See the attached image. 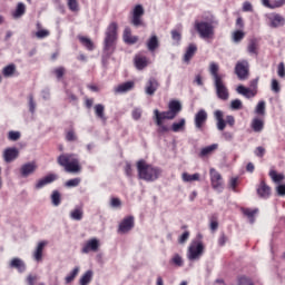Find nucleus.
<instances>
[{"label": "nucleus", "instance_id": "a18cd8bd", "mask_svg": "<svg viewBox=\"0 0 285 285\" xmlns=\"http://www.w3.org/2000/svg\"><path fill=\"white\" fill-rule=\"evenodd\" d=\"M256 115H266V102L264 100L259 101L255 109Z\"/></svg>", "mask_w": 285, "mask_h": 285}, {"label": "nucleus", "instance_id": "b1692460", "mask_svg": "<svg viewBox=\"0 0 285 285\" xmlns=\"http://www.w3.org/2000/svg\"><path fill=\"white\" fill-rule=\"evenodd\" d=\"M262 3L265 8L275 10V8H282V6H285V0H274L272 2L271 0H262Z\"/></svg>", "mask_w": 285, "mask_h": 285}, {"label": "nucleus", "instance_id": "e2e57ef3", "mask_svg": "<svg viewBox=\"0 0 285 285\" xmlns=\"http://www.w3.org/2000/svg\"><path fill=\"white\" fill-rule=\"evenodd\" d=\"M281 87H279V82L277 81V79H272V91L273 92H279Z\"/></svg>", "mask_w": 285, "mask_h": 285}, {"label": "nucleus", "instance_id": "a878e982", "mask_svg": "<svg viewBox=\"0 0 285 285\" xmlns=\"http://www.w3.org/2000/svg\"><path fill=\"white\" fill-rule=\"evenodd\" d=\"M157 48H159V38L154 35L147 40V49L149 52H155Z\"/></svg>", "mask_w": 285, "mask_h": 285}, {"label": "nucleus", "instance_id": "1a4fd4ad", "mask_svg": "<svg viewBox=\"0 0 285 285\" xmlns=\"http://www.w3.org/2000/svg\"><path fill=\"white\" fill-rule=\"evenodd\" d=\"M266 19L268 21V26L269 28H284L285 26V18L284 16L279 14V13H267Z\"/></svg>", "mask_w": 285, "mask_h": 285}, {"label": "nucleus", "instance_id": "79ce46f5", "mask_svg": "<svg viewBox=\"0 0 285 285\" xmlns=\"http://www.w3.org/2000/svg\"><path fill=\"white\" fill-rule=\"evenodd\" d=\"M79 275V267H75L65 278L66 284H70L71 282H75V277Z\"/></svg>", "mask_w": 285, "mask_h": 285}, {"label": "nucleus", "instance_id": "e433bc0d", "mask_svg": "<svg viewBox=\"0 0 285 285\" xmlns=\"http://www.w3.org/2000/svg\"><path fill=\"white\" fill-rule=\"evenodd\" d=\"M184 128H186V119L184 118L171 125L173 132H180V130H184Z\"/></svg>", "mask_w": 285, "mask_h": 285}, {"label": "nucleus", "instance_id": "4c0bfd02", "mask_svg": "<svg viewBox=\"0 0 285 285\" xmlns=\"http://www.w3.org/2000/svg\"><path fill=\"white\" fill-rule=\"evenodd\" d=\"M181 177H183V181L190 183V181H199L200 175L199 174L190 175L188 173H183Z\"/></svg>", "mask_w": 285, "mask_h": 285}, {"label": "nucleus", "instance_id": "f704fd0d", "mask_svg": "<svg viewBox=\"0 0 285 285\" xmlns=\"http://www.w3.org/2000/svg\"><path fill=\"white\" fill-rule=\"evenodd\" d=\"M219 145L217 144H213V145H209L207 147H204L202 150H200V157H206L213 153H215V150H217Z\"/></svg>", "mask_w": 285, "mask_h": 285}, {"label": "nucleus", "instance_id": "f03ea898", "mask_svg": "<svg viewBox=\"0 0 285 285\" xmlns=\"http://www.w3.org/2000/svg\"><path fill=\"white\" fill-rule=\"evenodd\" d=\"M117 22H111L107 30L104 42L102 63L106 66L110 56L115 52V41H117Z\"/></svg>", "mask_w": 285, "mask_h": 285}, {"label": "nucleus", "instance_id": "ddd939ff", "mask_svg": "<svg viewBox=\"0 0 285 285\" xmlns=\"http://www.w3.org/2000/svg\"><path fill=\"white\" fill-rule=\"evenodd\" d=\"M144 17V7L141 4H137L132 11L131 23L135 28H139V26H144V21L141 20Z\"/></svg>", "mask_w": 285, "mask_h": 285}, {"label": "nucleus", "instance_id": "3c124183", "mask_svg": "<svg viewBox=\"0 0 285 285\" xmlns=\"http://www.w3.org/2000/svg\"><path fill=\"white\" fill-rule=\"evenodd\" d=\"M8 139L10 141H19V139H21V132H19V131H9Z\"/></svg>", "mask_w": 285, "mask_h": 285}, {"label": "nucleus", "instance_id": "412c9836", "mask_svg": "<svg viewBox=\"0 0 285 285\" xmlns=\"http://www.w3.org/2000/svg\"><path fill=\"white\" fill-rule=\"evenodd\" d=\"M257 195L263 199H268V197H271V187H268L264 180L261 181V185L257 188Z\"/></svg>", "mask_w": 285, "mask_h": 285}, {"label": "nucleus", "instance_id": "6ab92c4d", "mask_svg": "<svg viewBox=\"0 0 285 285\" xmlns=\"http://www.w3.org/2000/svg\"><path fill=\"white\" fill-rule=\"evenodd\" d=\"M158 88H159V82L157 81V79L150 78L147 81L145 92H146V95L153 96V95H155V92H157Z\"/></svg>", "mask_w": 285, "mask_h": 285}, {"label": "nucleus", "instance_id": "0eeeda50", "mask_svg": "<svg viewBox=\"0 0 285 285\" xmlns=\"http://www.w3.org/2000/svg\"><path fill=\"white\" fill-rule=\"evenodd\" d=\"M250 65L247 60L238 61L235 66V75L240 81H246L248 79Z\"/></svg>", "mask_w": 285, "mask_h": 285}, {"label": "nucleus", "instance_id": "7c9ffc66", "mask_svg": "<svg viewBox=\"0 0 285 285\" xmlns=\"http://www.w3.org/2000/svg\"><path fill=\"white\" fill-rule=\"evenodd\" d=\"M168 108L177 117V115L181 112V102H179L178 100H171L169 101Z\"/></svg>", "mask_w": 285, "mask_h": 285}, {"label": "nucleus", "instance_id": "4468645a", "mask_svg": "<svg viewBox=\"0 0 285 285\" xmlns=\"http://www.w3.org/2000/svg\"><path fill=\"white\" fill-rule=\"evenodd\" d=\"M97 250H99V239L91 238L86 242V244L81 249V253H83L85 255H88V253H97Z\"/></svg>", "mask_w": 285, "mask_h": 285}, {"label": "nucleus", "instance_id": "c756f323", "mask_svg": "<svg viewBox=\"0 0 285 285\" xmlns=\"http://www.w3.org/2000/svg\"><path fill=\"white\" fill-rule=\"evenodd\" d=\"M94 110L98 119H101V121H106V114H104L106 110V107L104 105L101 104L95 105Z\"/></svg>", "mask_w": 285, "mask_h": 285}, {"label": "nucleus", "instance_id": "a211bd4d", "mask_svg": "<svg viewBox=\"0 0 285 285\" xmlns=\"http://www.w3.org/2000/svg\"><path fill=\"white\" fill-rule=\"evenodd\" d=\"M19 157V149L18 148H8L3 151V159L7 161V164H10V161H14Z\"/></svg>", "mask_w": 285, "mask_h": 285}, {"label": "nucleus", "instance_id": "8fccbe9b", "mask_svg": "<svg viewBox=\"0 0 285 285\" xmlns=\"http://www.w3.org/2000/svg\"><path fill=\"white\" fill-rule=\"evenodd\" d=\"M51 202L55 206H59V204H61V194L55 190L51 195Z\"/></svg>", "mask_w": 285, "mask_h": 285}, {"label": "nucleus", "instance_id": "f8f14e48", "mask_svg": "<svg viewBox=\"0 0 285 285\" xmlns=\"http://www.w3.org/2000/svg\"><path fill=\"white\" fill-rule=\"evenodd\" d=\"M37 168H39L37 161L24 163L20 167V175L23 178L30 177V175H35V173H37Z\"/></svg>", "mask_w": 285, "mask_h": 285}, {"label": "nucleus", "instance_id": "0e129e2a", "mask_svg": "<svg viewBox=\"0 0 285 285\" xmlns=\"http://www.w3.org/2000/svg\"><path fill=\"white\" fill-rule=\"evenodd\" d=\"M110 206L111 208H119L121 206V200L119 198H111Z\"/></svg>", "mask_w": 285, "mask_h": 285}, {"label": "nucleus", "instance_id": "13d9d810", "mask_svg": "<svg viewBox=\"0 0 285 285\" xmlns=\"http://www.w3.org/2000/svg\"><path fill=\"white\" fill-rule=\"evenodd\" d=\"M37 108V104L35 102V97L32 95L29 96V110L30 112H35Z\"/></svg>", "mask_w": 285, "mask_h": 285}, {"label": "nucleus", "instance_id": "69168bd1", "mask_svg": "<svg viewBox=\"0 0 285 285\" xmlns=\"http://www.w3.org/2000/svg\"><path fill=\"white\" fill-rule=\"evenodd\" d=\"M37 279H38L37 275L29 274L27 276V284L28 285H35V282H37Z\"/></svg>", "mask_w": 285, "mask_h": 285}, {"label": "nucleus", "instance_id": "09e8293b", "mask_svg": "<svg viewBox=\"0 0 285 285\" xmlns=\"http://www.w3.org/2000/svg\"><path fill=\"white\" fill-rule=\"evenodd\" d=\"M67 6L71 12L79 11V2L77 0H67Z\"/></svg>", "mask_w": 285, "mask_h": 285}, {"label": "nucleus", "instance_id": "bb28decb", "mask_svg": "<svg viewBox=\"0 0 285 285\" xmlns=\"http://www.w3.org/2000/svg\"><path fill=\"white\" fill-rule=\"evenodd\" d=\"M236 92H238V95H243V97H246V99H253V97L256 95L255 91L242 85L237 87Z\"/></svg>", "mask_w": 285, "mask_h": 285}, {"label": "nucleus", "instance_id": "6e6d98bb", "mask_svg": "<svg viewBox=\"0 0 285 285\" xmlns=\"http://www.w3.org/2000/svg\"><path fill=\"white\" fill-rule=\"evenodd\" d=\"M131 117L132 119H135V121H138V119H141V108H135L131 112Z\"/></svg>", "mask_w": 285, "mask_h": 285}, {"label": "nucleus", "instance_id": "7ed1b4c3", "mask_svg": "<svg viewBox=\"0 0 285 285\" xmlns=\"http://www.w3.org/2000/svg\"><path fill=\"white\" fill-rule=\"evenodd\" d=\"M216 26H219V20L212 16L208 20L196 21L194 28L198 32L200 39H213V37H215Z\"/></svg>", "mask_w": 285, "mask_h": 285}, {"label": "nucleus", "instance_id": "ea45409f", "mask_svg": "<svg viewBox=\"0 0 285 285\" xmlns=\"http://www.w3.org/2000/svg\"><path fill=\"white\" fill-rule=\"evenodd\" d=\"M17 72V66L14 65H9L2 69V75L3 77H12Z\"/></svg>", "mask_w": 285, "mask_h": 285}, {"label": "nucleus", "instance_id": "f257e3e1", "mask_svg": "<svg viewBox=\"0 0 285 285\" xmlns=\"http://www.w3.org/2000/svg\"><path fill=\"white\" fill-rule=\"evenodd\" d=\"M209 72L214 79V86L218 99H222V101H228L230 94H228V87H226V83H224V78L222 75H219V65L216 62H210Z\"/></svg>", "mask_w": 285, "mask_h": 285}, {"label": "nucleus", "instance_id": "4be33fe9", "mask_svg": "<svg viewBox=\"0 0 285 285\" xmlns=\"http://www.w3.org/2000/svg\"><path fill=\"white\" fill-rule=\"evenodd\" d=\"M214 117L217 121L216 126L218 130H224L226 128V120H224V111L216 110Z\"/></svg>", "mask_w": 285, "mask_h": 285}, {"label": "nucleus", "instance_id": "2eb2a0df", "mask_svg": "<svg viewBox=\"0 0 285 285\" xmlns=\"http://www.w3.org/2000/svg\"><path fill=\"white\" fill-rule=\"evenodd\" d=\"M46 246H48V242L42 240L40 243H38L35 252H33V259L35 262H42L43 259V248H46Z\"/></svg>", "mask_w": 285, "mask_h": 285}, {"label": "nucleus", "instance_id": "338daca9", "mask_svg": "<svg viewBox=\"0 0 285 285\" xmlns=\"http://www.w3.org/2000/svg\"><path fill=\"white\" fill-rule=\"evenodd\" d=\"M238 285H253V282L247 277H240L238 279Z\"/></svg>", "mask_w": 285, "mask_h": 285}, {"label": "nucleus", "instance_id": "2f4dec72", "mask_svg": "<svg viewBox=\"0 0 285 285\" xmlns=\"http://www.w3.org/2000/svg\"><path fill=\"white\" fill-rule=\"evenodd\" d=\"M242 213L248 217L250 224H255V215L259 213V209L243 208Z\"/></svg>", "mask_w": 285, "mask_h": 285}, {"label": "nucleus", "instance_id": "774afa93", "mask_svg": "<svg viewBox=\"0 0 285 285\" xmlns=\"http://www.w3.org/2000/svg\"><path fill=\"white\" fill-rule=\"evenodd\" d=\"M277 190V195H279L281 197H285V185H278L276 187Z\"/></svg>", "mask_w": 285, "mask_h": 285}, {"label": "nucleus", "instance_id": "393cba45", "mask_svg": "<svg viewBox=\"0 0 285 285\" xmlns=\"http://www.w3.org/2000/svg\"><path fill=\"white\" fill-rule=\"evenodd\" d=\"M195 52H197V45L190 43L185 52L184 61L188 63L195 57Z\"/></svg>", "mask_w": 285, "mask_h": 285}, {"label": "nucleus", "instance_id": "f3484780", "mask_svg": "<svg viewBox=\"0 0 285 285\" xmlns=\"http://www.w3.org/2000/svg\"><path fill=\"white\" fill-rule=\"evenodd\" d=\"M52 181H57V175L49 174L45 178H41L36 183V188L37 190H40V188H43V186H48V184H52Z\"/></svg>", "mask_w": 285, "mask_h": 285}, {"label": "nucleus", "instance_id": "bf43d9fd", "mask_svg": "<svg viewBox=\"0 0 285 285\" xmlns=\"http://www.w3.org/2000/svg\"><path fill=\"white\" fill-rule=\"evenodd\" d=\"M57 79H61V77H63L66 69L63 67H59L57 69L53 70Z\"/></svg>", "mask_w": 285, "mask_h": 285}, {"label": "nucleus", "instance_id": "58836bf2", "mask_svg": "<svg viewBox=\"0 0 285 285\" xmlns=\"http://www.w3.org/2000/svg\"><path fill=\"white\" fill-rule=\"evenodd\" d=\"M244 37H246V33L242 30H236L232 33V41L234 43H239L242 41V39H244Z\"/></svg>", "mask_w": 285, "mask_h": 285}, {"label": "nucleus", "instance_id": "de8ad7c7", "mask_svg": "<svg viewBox=\"0 0 285 285\" xmlns=\"http://www.w3.org/2000/svg\"><path fill=\"white\" fill-rule=\"evenodd\" d=\"M79 184H81V178H72L69 179L65 183V186L67 188H77V186H79Z\"/></svg>", "mask_w": 285, "mask_h": 285}, {"label": "nucleus", "instance_id": "5fc2aeb1", "mask_svg": "<svg viewBox=\"0 0 285 285\" xmlns=\"http://www.w3.org/2000/svg\"><path fill=\"white\" fill-rule=\"evenodd\" d=\"M232 110H242V100L235 99L230 102Z\"/></svg>", "mask_w": 285, "mask_h": 285}, {"label": "nucleus", "instance_id": "9d476101", "mask_svg": "<svg viewBox=\"0 0 285 285\" xmlns=\"http://www.w3.org/2000/svg\"><path fill=\"white\" fill-rule=\"evenodd\" d=\"M208 121V112L206 109L198 110L194 116V124L196 130H204L206 122Z\"/></svg>", "mask_w": 285, "mask_h": 285}, {"label": "nucleus", "instance_id": "dca6fc26", "mask_svg": "<svg viewBox=\"0 0 285 285\" xmlns=\"http://www.w3.org/2000/svg\"><path fill=\"white\" fill-rule=\"evenodd\" d=\"M135 88V82L127 81L125 83L118 85L114 88L115 95H124V92H130Z\"/></svg>", "mask_w": 285, "mask_h": 285}, {"label": "nucleus", "instance_id": "052dcab7", "mask_svg": "<svg viewBox=\"0 0 285 285\" xmlns=\"http://www.w3.org/2000/svg\"><path fill=\"white\" fill-rule=\"evenodd\" d=\"M171 38L174 41H176V43H179V41H181V33H179L177 30H173Z\"/></svg>", "mask_w": 285, "mask_h": 285}, {"label": "nucleus", "instance_id": "39448f33", "mask_svg": "<svg viewBox=\"0 0 285 285\" xmlns=\"http://www.w3.org/2000/svg\"><path fill=\"white\" fill-rule=\"evenodd\" d=\"M59 166L65 168L66 173H79L81 166H79V159L75 154H62L58 157Z\"/></svg>", "mask_w": 285, "mask_h": 285}, {"label": "nucleus", "instance_id": "49530a36", "mask_svg": "<svg viewBox=\"0 0 285 285\" xmlns=\"http://www.w3.org/2000/svg\"><path fill=\"white\" fill-rule=\"evenodd\" d=\"M257 40H250L247 46V51L249 52V55H257Z\"/></svg>", "mask_w": 285, "mask_h": 285}, {"label": "nucleus", "instance_id": "aec40b11", "mask_svg": "<svg viewBox=\"0 0 285 285\" xmlns=\"http://www.w3.org/2000/svg\"><path fill=\"white\" fill-rule=\"evenodd\" d=\"M9 266L16 268L18 273H26V263L21 258H12Z\"/></svg>", "mask_w": 285, "mask_h": 285}, {"label": "nucleus", "instance_id": "9b49d317", "mask_svg": "<svg viewBox=\"0 0 285 285\" xmlns=\"http://www.w3.org/2000/svg\"><path fill=\"white\" fill-rule=\"evenodd\" d=\"M134 228H135V217L127 216L120 222L118 226V233H120L121 235H126V233H130V230Z\"/></svg>", "mask_w": 285, "mask_h": 285}, {"label": "nucleus", "instance_id": "680f3d73", "mask_svg": "<svg viewBox=\"0 0 285 285\" xmlns=\"http://www.w3.org/2000/svg\"><path fill=\"white\" fill-rule=\"evenodd\" d=\"M277 75L281 78L285 77V66H284V62H279L278 69H277Z\"/></svg>", "mask_w": 285, "mask_h": 285}, {"label": "nucleus", "instance_id": "c03bdc74", "mask_svg": "<svg viewBox=\"0 0 285 285\" xmlns=\"http://www.w3.org/2000/svg\"><path fill=\"white\" fill-rule=\"evenodd\" d=\"M80 42L82 43V46H85V48H87V50H95V45L89 38L80 37Z\"/></svg>", "mask_w": 285, "mask_h": 285}, {"label": "nucleus", "instance_id": "603ef678", "mask_svg": "<svg viewBox=\"0 0 285 285\" xmlns=\"http://www.w3.org/2000/svg\"><path fill=\"white\" fill-rule=\"evenodd\" d=\"M37 39H46V37H50V31L46 29H40L36 32Z\"/></svg>", "mask_w": 285, "mask_h": 285}, {"label": "nucleus", "instance_id": "4d7b16f0", "mask_svg": "<svg viewBox=\"0 0 285 285\" xmlns=\"http://www.w3.org/2000/svg\"><path fill=\"white\" fill-rule=\"evenodd\" d=\"M67 141H77V135L75 134V130H69L66 134Z\"/></svg>", "mask_w": 285, "mask_h": 285}, {"label": "nucleus", "instance_id": "864d4df0", "mask_svg": "<svg viewBox=\"0 0 285 285\" xmlns=\"http://www.w3.org/2000/svg\"><path fill=\"white\" fill-rule=\"evenodd\" d=\"M173 264H175V266H184V258H181V256H179V254H175L174 257L171 258Z\"/></svg>", "mask_w": 285, "mask_h": 285}, {"label": "nucleus", "instance_id": "37998d69", "mask_svg": "<svg viewBox=\"0 0 285 285\" xmlns=\"http://www.w3.org/2000/svg\"><path fill=\"white\" fill-rule=\"evenodd\" d=\"M269 177L275 184H279V181H283L284 175L283 174H277L275 170L269 171Z\"/></svg>", "mask_w": 285, "mask_h": 285}, {"label": "nucleus", "instance_id": "6e6552de", "mask_svg": "<svg viewBox=\"0 0 285 285\" xmlns=\"http://www.w3.org/2000/svg\"><path fill=\"white\" fill-rule=\"evenodd\" d=\"M209 175H210L212 187L214 188V190H216V193H223L224 180L222 178V174H219V171H216L215 168H212L209 170Z\"/></svg>", "mask_w": 285, "mask_h": 285}, {"label": "nucleus", "instance_id": "a19ab883", "mask_svg": "<svg viewBox=\"0 0 285 285\" xmlns=\"http://www.w3.org/2000/svg\"><path fill=\"white\" fill-rule=\"evenodd\" d=\"M154 115H155V119H156V125H161V122H164V119H168L166 117V112H159V109H155L154 110Z\"/></svg>", "mask_w": 285, "mask_h": 285}, {"label": "nucleus", "instance_id": "c9c22d12", "mask_svg": "<svg viewBox=\"0 0 285 285\" xmlns=\"http://www.w3.org/2000/svg\"><path fill=\"white\" fill-rule=\"evenodd\" d=\"M130 28H125V30H124V39H125V42L126 43H137V41H138V38L137 37H131V35H130Z\"/></svg>", "mask_w": 285, "mask_h": 285}, {"label": "nucleus", "instance_id": "cd10ccee", "mask_svg": "<svg viewBox=\"0 0 285 285\" xmlns=\"http://www.w3.org/2000/svg\"><path fill=\"white\" fill-rule=\"evenodd\" d=\"M135 66L137 70H144L148 66V58L141 57V56H136L135 57Z\"/></svg>", "mask_w": 285, "mask_h": 285}, {"label": "nucleus", "instance_id": "72a5a7b5", "mask_svg": "<svg viewBox=\"0 0 285 285\" xmlns=\"http://www.w3.org/2000/svg\"><path fill=\"white\" fill-rule=\"evenodd\" d=\"M95 273L92 271H87L79 281L80 285H88L90 284V282H92V277H94Z\"/></svg>", "mask_w": 285, "mask_h": 285}, {"label": "nucleus", "instance_id": "473e14b6", "mask_svg": "<svg viewBox=\"0 0 285 285\" xmlns=\"http://www.w3.org/2000/svg\"><path fill=\"white\" fill-rule=\"evenodd\" d=\"M252 129L254 132H262L264 130V120L259 118H254L252 120Z\"/></svg>", "mask_w": 285, "mask_h": 285}, {"label": "nucleus", "instance_id": "c85d7f7f", "mask_svg": "<svg viewBox=\"0 0 285 285\" xmlns=\"http://www.w3.org/2000/svg\"><path fill=\"white\" fill-rule=\"evenodd\" d=\"M26 14V4L23 2H19L17 4L16 11L12 13L13 19H21Z\"/></svg>", "mask_w": 285, "mask_h": 285}, {"label": "nucleus", "instance_id": "20e7f679", "mask_svg": "<svg viewBox=\"0 0 285 285\" xmlns=\"http://www.w3.org/2000/svg\"><path fill=\"white\" fill-rule=\"evenodd\" d=\"M137 170L139 179H144V181H156V179H159V175H161V169L148 165L145 160L137 163Z\"/></svg>", "mask_w": 285, "mask_h": 285}, {"label": "nucleus", "instance_id": "5701e85b", "mask_svg": "<svg viewBox=\"0 0 285 285\" xmlns=\"http://www.w3.org/2000/svg\"><path fill=\"white\" fill-rule=\"evenodd\" d=\"M70 218L73 219V222H81L83 219V207L82 206H76L70 212Z\"/></svg>", "mask_w": 285, "mask_h": 285}, {"label": "nucleus", "instance_id": "423d86ee", "mask_svg": "<svg viewBox=\"0 0 285 285\" xmlns=\"http://www.w3.org/2000/svg\"><path fill=\"white\" fill-rule=\"evenodd\" d=\"M204 243L202 240H193L187 249V259L189 262H199L204 255Z\"/></svg>", "mask_w": 285, "mask_h": 285}]
</instances>
